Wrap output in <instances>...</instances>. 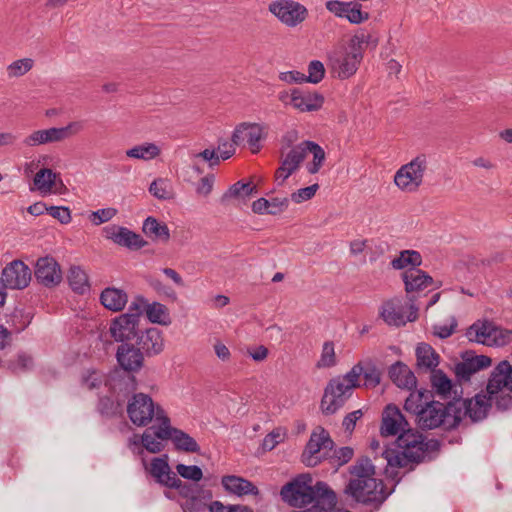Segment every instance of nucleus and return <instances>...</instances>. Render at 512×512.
Instances as JSON below:
<instances>
[{
    "label": "nucleus",
    "instance_id": "obj_1",
    "mask_svg": "<svg viewBox=\"0 0 512 512\" xmlns=\"http://www.w3.org/2000/svg\"><path fill=\"white\" fill-rule=\"evenodd\" d=\"M157 425L149 426L141 436L142 446L150 453H160L164 450L163 441L171 440L177 451L200 453L197 441L188 433L171 426L170 418L161 407L156 412Z\"/></svg>",
    "mask_w": 512,
    "mask_h": 512
},
{
    "label": "nucleus",
    "instance_id": "obj_2",
    "mask_svg": "<svg viewBox=\"0 0 512 512\" xmlns=\"http://www.w3.org/2000/svg\"><path fill=\"white\" fill-rule=\"evenodd\" d=\"M396 444L402 449L401 453L385 450L383 456L390 466L406 467L408 463H419L425 459L427 452H437L440 442L437 439L425 440L423 435L415 430H406L398 435Z\"/></svg>",
    "mask_w": 512,
    "mask_h": 512
},
{
    "label": "nucleus",
    "instance_id": "obj_3",
    "mask_svg": "<svg viewBox=\"0 0 512 512\" xmlns=\"http://www.w3.org/2000/svg\"><path fill=\"white\" fill-rule=\"evenodd\" d=\"M369 35H355L349 44V50L334 52L329 56L332 69L339 79H348L353 76L363 59L362 44L368 43Z\"/></svg>",
    "mask_w": 512,
    "mask_h": 512
},
{
    "label": "nucleus",
    "instance_id": "obj_4",
    "mask_svg": "<svg viewBox=\"0 0 512 512\" xmlns=\"http://www.w3.org/2000/svg\"><path fill=\"white\" fill-rule=\"evenodd\" d=\"M452 401L447 404L431 400L424 403L417 416L418 425L423 430H431L440 426L446 429L456 428L459 425V416L450 411Z\"/></svg>",
    "mask_w": 512,
    "mask_h": 512
},
{
    "label": "nucleus",
    "instance_id": "obj_5",
    "mask_svg": "<svg viewBox=\"0 0 512 512\" xmlns=\"http://www.w3.org/2000/svg\"><path fill=\"white\" fill-rule=\"evenodd\" d=\"M344 492L359 503L376 506L381 505L388 497L383 480H378L374 476L363 480L350 479Z\"/></svg>",
    "mask_w": 512,
    "mask_h": 512
},
{
    "label": "nucleus",
    "instance_id": "obj_6",
    "mask_svg": "<svg viewBox=\"0 0 512 512\" xmlns=\"http://www.w3.org/2000/svg\"><path fill=\"white\" fill-rule=\"evenodd\" d=\"M416 372L418 375L429 374L430 384H454L448 375L438 366L440 355L428 343L421 342L415 348Z\"/></svg>",
    "mask_w": 512,
    "mask_h": 512
},
{
    "label": "nucleus",
    "instance_id": "obj_7",
    "mask_svg": "<svg viewBox=\"0 0 512 512\" xmlns=\"http://www.w3.org/2000/svg\"><path fill=\"white\" fill-rule=\"evenodd\" d=\"M427 169V156L419 154L397 170L394 176V183L402 191H417L423 183V177Z\"/></svg>",
    "mask_w": 512,
    "mask_h": 512
},
{
    "label": "nucleus",
    "instance_id": "obj_8",
    "mask_svg": "<svg viewBox=\"0 0 512 512\" xmlns=\"http://www.w3.org/2000/svg\"><path fill=\"white\" fill-rule=\"evenodd\" d=\"M491 406L489 393L482 391L471 399L454 398L450 411L459 416V423L465 417H469L472 422H479L486 418Z\"/></svg>",
    "mask_w": 512,
    "mask_h": 512
},
{
    "label": "nucleus",
    "instance_id": "obj_9",
    "mask_svg": "<svg viewBox=\"0 0 512 512\" xmlns=\"http://www.w3.org/2000/svg\"><path fill=\"white\" fill-rule=\"evenodd\" d=\"M416 296H409V313L405 317L406 306L398 297L385 301L380 310V316L389 326H404L418 318L419 308L415 304Z\"/></svg>",
    "mask_w": 512,
    "mask_h": 512
},
{
    "label": "nucleus",
    "instance_id": "obj_10",
    "mask_svg": "<svg viewBox=\"0 0 512 512\" xmlns=\"http://www.w3.org/2000/svg\"><path fill=\"white\" fill-rule=\"evenodd\" d=\"M83 129L80 122H70L65 127H51L43 130H36L23 140V144L28 147L60 142L72 135L77 134Z\"/></svg>",
    "mask_w": 512,
    "mask_h": 512
},
{
    "label": "nucleus",
    "instance_id": "obj_11",
    "mask_svg": "<svg viewBox=\"0 0 512 512\" xmlns=\"http://www.w3.org/2000/svg\"><path fill=\"white\" fill-rule=\"evenodd\" d=\"M159 406L154 405L149 395L134 394L127 405V414L131 422L138 427H146L153 418L156 419V412ZM156 424L158 422L155 420Z\"/></svg>",
    "mask_w": 512,
    "mask_h": 512
},
{
    "label": "nucleus",
    "instance_id": "obj_12",
    "mask_svg": "<svg viewBox=\"0 0 512 512\" xmlns=\"http://www.w3.org/2000/svg\"><path fill=\"white\" fill-rule=\"evenodd\" d=\"M268 10L283 24L296 27L308 16L307 8L294 0H275L269 4Z\"/></svg>",
    "mask_w": 512,
    "mask_h": 512
},
{
    "label": "nucleus",
    "instance_id": "obj_13",
    "mask_svg": "<svg viewBox=\"0 0 512 512\" xmlns=\"http://www.w3.org/2000/svg\"><path fill=\"white\" fill-rule=\"evenodd\" d=\"M31 281V270L21 260H13L2 270L0 284L2 289L22 290Z\"/></svg>",
    "mask_w": 512,
    "mask_h": 512
},
{
    "label": "nucleus",
    "instance_id": "obj_14",
    "mask_svg": "<svg viewBox=\"0 0 512 512\" xmlns=\"http://www.w3.org/2000/svg\"><path fill=\"white\" fill-rule=\"evenodd\" d=\"M382 375L383 371L377 365L376 359L365 357L343 376V380L347 381V384H359L360 376H363L364 384H380Z\"/></svg>",
    "mask_w": 512,
    "mask_h": 512
},
{
    "label": "nucleus",
    "instance_id": "obj_15",
    "mask_svg": "<svg viewBox=\"0 0 512 512\" xmlns=\"http://www.w3.org/2000/svg\"><path fill=\"white\" fill-rule=\"evenodd\" d=\"M461 361L455 363L454 374L459 382L470 381L473 374L491 365L492 359L486 355H476L472 350L460 354Z\"/></svg>",
    "mask_w": 512,
    "mask_h": 512
},
{
    "label": "nucleus",
    "instance_id": "obj_16",
    "mask_svg": "<svg viewBox=\"0 0 512 512\" xmlns=\"http://www.w3.org/2000/svg\"><path fill=\"white\" fill-rule=\"evenodd\" d=\"M263 138V127L260 124L243 122L235 127L231 141L236 146L247 143L251 152L256 154L261 150L260 142Z\"/></svg>",
    "mask_w": 512,
    "mask_h": 512
},
{
    "label": "nucleus",
    "instance_id": "obj_17",
    "mask_svg": "<svg viewBox=\"0 0 512 512\" xmlns=\"http://www.w3.org/2000/svg\"><path fill=\"white\" fill-rule=\"evenodd\" d=\"M103 232L107 239L129 250H139L148 244L140 234L116 224L105 226Z\"/></svg>",
    "mask_w": 512,
    "mask_h": 512
},
{
    "label": "nucleus",
    "instance_id": "obj_18",
    "mask_svg": "<svg viewBox=\"0 0 512 512\" xmlns=\"http://www.w3.org/2000/svg\"><path fill=\"white\" fill-rule=\"evenodd\" d=\"M326 9L336 17L345 18L351 24H360L370 18L367 11L362 10V4L358 1L343 2L339 0H329L325 3Z\"/></svg>",
    "mask_w": 512,
    "mask_h": 512
},
{
    "label": "nucleus",
    "instance_id": "obj_19",
    "mask_svg": "<svg viewBox=\"0 0 512 512\" xmlns=\"http://www.w3.org/2000/svg\"><path fill=\"white\" fill-rule=\"evenodd\" d=\"M34 274L38 283L49 288L57 286L62 280L60 265L51 256L40 257L37 260Z\"/></svg>",
    "mask_w": 512,
    "mask_h": 512
},
{
    "label": "nucleus",
    "instance_id": "obj_20",
    "mask_svg": "<svg viewBox=\"0 0 512 512\" xmlns=\"http://www.w3.org/2000/svg\"><path fill=\"white\" fill-rule=\"evenodd\" d=\"M138 326L139 322L132 320L131 315L121 314L111 321L109 332L116 342L130 343L131 340H136L140 332Z\"/></svg>",
    "mask_w": 512,
    "mask_h": 512
},
{
    "label": "nucleus",
    "instance_id": "obj_21",
    "mask_svg": "<svg viewBox=\"0 0 512 512\" xmlns=\"http://www.w3.org/2000/svg\"><path fill=\"white\" fill-rule=\"evenodd\" d=\"M357 386H326L322 400L321 410L325 415H332L340 409L351 397L352 389Z\"/></svg>",
    "mask_w": 512,
    "mask_h": 512
},
{
    "label": "nucleus",
    "instance_id": "obj_22",
    "mask_svg": "<svg viewBox=\"0 0 512 512\" xmlns=\"http://www.w3.org/2000/svg\"><path fill=\"white\" fill-rule=\"evenodd\" d=\"M144 356L141 349L132 343L120 344L116 351L119 366L128 373L138 372L143 367Z\"/></svg>",
    "mask_w": 512,
    "mask_h": 512
},
{
    "label": "nucleus",
    "instance_id": "obj_23",
    "mask_svg": "<svg viewBox=\"0 0 512 512\" xmlns=\"http://www.w3.org/2000/svg\"><path fill=\"white\" fill-rule=\"evenodd\" d=\"M412 430L400 410L394 405H388L382 416L380 433L382 436H394Z\"/></svg>",
    "mask_w": 512,
    "mask_h": 512
},
{
    "label": "nucleus",
    "instance_id": "obj_24",
    "mask_svg": "<svg viewBox=\"0 0 512 512\" xmlns=\"http://www.w3.org/2000/svg\"><path fill=\"white\" fill-rule=\"evenodd\" d=\"M324 96L319 92H311L294 88L291 91V105L301 112L318 111L324 104Z\"/></svg>",
    "mask_w": 512,
    "mask_h": 512
},
{
    "label": "nucleus",
    "instance_id": "obj_25",
    "mask_svg": "<svg viewBox=\"0 0 512 512\" xmlns=\"http://www.w3.org/2000/svg\"><path fill=\"white\" fill-rule=\"evenodd\" d=\"M405 291L409 296H415L428 287L433 286V278L425 271L419 268H408L402 273Z\"/></svg>",
    "mask_w": 512,
    "mask_h": 512
},
{
    "label": "nucleus",
    "instance_id": "obj_26",
    "mask_svg": "<svg viewBox=\"0 0 512 512\" xmlns=\"http://www.w3.org/2000/svg\"><path fill=\"white\" fill-rule=\"evenodd\" d=\"M136 345L147 357L160 354L164 345L161 330L151 327L140 331L136 338Z\"/></svg>",
    "mask_w": 512,
    "mask_h": 512
},
{
    "label": "nucleus",
    "instance_id": "obj_27",
    "mask_svg": "<svg viewBox=\"0 0 512 512\" xmlns=\"http://www.w3.org/2000/svg\"><path fill=\"white\" fill-rule=\"evenodd\" d=\"M150 474L163 486H176L180 479L171 471L168 456L153 458L150 465Z\"/></svg>",
    "mask_w": 512,
    "mask_h": 512
},
{
    "label": "nucleus",
    "instance_id": "obj_28",
    "mask_svg": "<svg viewBox=\"0 0 512 512\" xmlns=\"http://www.w3.org/2000/svg\"><path fill=\"white\" fill-rule=\"evenodd\" d=\"M323 442L320 439L318 427L311 433L310 438L301 454V461L307 467H315L323 461Z\"/></svg>",
    "mask_w": 512,
    "mask_h": 512
},
{
    "label": "nucleus",
    "instance_id": "obj_29",
    "mask_svg": "<svg viewBox=\"0 0 512 512\" xmlns=\"http://www.w3.org/2000/svg\"><path fill=\"white\" fill-rule=\"evenodd\" d=\"M224 489L237 496L259 495V489L249 480L235 475H225L221 479Z\"/></svg>",
    "mask_w": 512,
    "mask_h": 512
},
{
    "label": "nucleus",
    "instance_id": "obj_30",
    "mask_svg": "<svg viewBox=\"0 0 512 512\" xmlns=\"http://www.w3.org/2000/svg\"><path fill=\"white\" fill-rule=\"evenodd\" d=\"M289 206V199L273 197L266 199L261 197L252 203V211L259 215H278L284 212Z\"/></svg>",
    "mask_w": 512,
    "mask_h": 512
},
{
    "label": "nucleus",
    "instance_id": "obj_31",
    "mask_svg": "<svg viewBox=\"0 0 512 512\" xmlns=\"http://www.w3.org/2000/svg\"><path fill=\"white\" fill-rule=\"evenodd\" d=\"M100 302L106 309L112 312H120L128 302V295L122 289L107 287L100 294Z\"/></svg>",
    "mask_w": 512,
    "mask_h": 512
},
{
    "label": "nucleus",
    "instance_id": "obj_32",
    "mask_svg": "<svg viewBox=\"0 0 512 512\" xmlns=\"http://www.w3.org/2000/svg\"><path fill=\"white\" fill-rule=\"evenodd\" d=\"M495 333H497V326L485 320L483 322L477 321L473 323L467 329L466 336L472 342L490 345L488 341L491 340Z\"/></svg>",
    "mask_w": 512,
    "mask_h": 512
},
{
    "label": "nucleus",
    "instance_id": "obj_33",
    "mask_svg": "<svg viewBox=\"0 0 512 512\" xmlns=\"http://www.w3.org/2000/svg\"><path fill=\"white\" fill-rule=\"evenodd\" d=\"M392 384H418L415 372L404 362L396 361L387 369Z\"/></svg>",
    "mask_w": 512,
    "mask_h": 512
},
{
    "label": "nucleus",
    "instance_id": "obj_34",
    "mask_svg": "<svg viewBox=\"0 0 512 512\" xmlns=\"http://www.w3.org/2000/svg\"><path fill=\"white\" fill-rule=\"evenodd\" d=\"M142 232L154 241L167 243L170 239L168 226L153 216H148L142 225Z\"/></svg>",
    "mask_w": 512,
    "mask_h": 512
},
{
    "label": "nucleus",
    "instance_id": "obj_35",
    "mask_svg": "<svg viewBox=\"0 0 512 512\" xmlns=\"http://www.w3.org/2000/svg\"><path fill=\"white\" fill-rule=\"evenodd\" d=\"M491 404H495L498 410L512 408V386H486Z\"/></svg>",
    "mask_w": 512,
    "mask_h": 512
},
{
    "label": "nucleus",
    "instance_id": "obj_36",
    "mask_svg": "<svg viewBox=\"0 0 512 512\" xmlns=\"http://www.w3.org/2000/svg\"><path fill=\"white\" fill-rule=\"evenodd\" d=\"M485 384H512V363L508 360L500 361Z\"/></svg>",
    "mask_w": 512,
    "mask_h": 512
},
{
    "label": "nucleus",
    "instance_id": "obj_37",
    "mask_svg": "<svg viewBox=\"0 0 512 512\" xmlns=\"http://www.w3.org/2000/svg\"><path fill=\"white\" fill-rule=\"evenodd\" d=\"M422 264V256L416 250H403L399 256L391 261V266L395 270H403L408 266L410 268H419Z\"/></svg>",
    "mask_w": 512,
    "mask_h": 512
},
{
    "label": "nucleus",
    "instance_id": "obj_38",
    "mask_svg": "<svg viewBox=\"0 0 512 512\" xmlns=\"http://www.w3.org/2000/svg\"><path fill=\"white\" fill-rule=\"evenodd\" d=\"M303 145L305 147L306 154L309 152L313 155L312 162L307 164V171L310 174H316L319 172L325 161V151L319 144L314 141L305 140L303 141Z\"/></svg>",
    "mask_w": 512,
    "mask_h": 512
},
{
    "label": "nucleus",
    "instance_id": "obj_39",
    "mask_svg": "<svg viewBox=\"0 0 512 512\" xmlns=\"http://www.w3.org/2000/svg\"><path fill=\"white\" fill-rule=\"evenodd\" d=\"M146 316L151 323L168 326L171 324V317L168 308L159 302L148 303Z\"/></svg>",
    "mask_w": 512,
    "mask_h": 512
},
{
    "label": "nucleus",
    "instance_id": "obj_40",
    "mask_svg": "<svg viewBox=\"0 0 512 512\" xmlns=\"http://www.w3.org/2000/svg\"><path fill=\"white\" fill-rule=\"evenodd\" d=\"M160 153L161 150L155 143L146 142L128 149L126 151V156L129 158L148 161L158 157Z\"/></svg>",
    "mask_w": 512,
    "mask_h": 512
},
{
    "label": "nucleus",
    "instance_id": "obj_41",
    "mask_svg": "<svg viewBox=\"0 0 512 512\" xmlns=\"http://www.w3.org/2000/svg\"><path fill=\"white\" fill-rule=\"evenodd\" d=\"M256 192V185L252 183H244L242 181H238L231 185L229 189L222 195L221 203L225 204L231 198L242 197L245 200L246 198H249L252 194Z\"/></svg>",
    "mask_w": 512,
    "mask_h": 512
},
{
    "label": "nucleus",
    "instance_id": "obj_42",
    "mask_svg": "<svg viewBox=\"0 0 512 512\" xmlns=\"http://www.w3.org/2000/svg\"><path fill=\"white\" fill-rule=\"evenodd\" d=\"M430 391L429 390H418L412 391L405 400L404 409L407 412L413 413L416 416L419 415L420 409L424 407V403H430Z\"/></svg>",
    "mask_w": 512,
    "mask_h": 512
},
{
    "label": "nucleus",
    "instance_id": "obj_43",
    "mask_svg": "<svg viewBox=\"0 0 512 512\" xmlns=\"http://www.w3.org/2000/svg\"><path fill=\"white\" fill-rule=\"evenodd\" d=\"M68 282L73 291L83 294L89 290L88 277L79 266H72L68 273Z\"/></svg>",
    "mask_w": 512,
    "mask_h": 512
},
{
    "label": "nucleus",
    "instance_id": "obj_44",
    "mask_svg": "<svg viewBox=\"0 0 512 512\" xmlns=\"http://www.w3.org/2000/svg\"><path fill=\"white\" fill-rule=\"evenodd\" d=\"M352 479H367L375 475V466L367 456H363L356 460V462L349 468Z\"/></svg>",
    "mask_w": 512,
    "mask_h": 512
},
{
    "label": "nucleus",
    "instance_id": "obj_45",
    "mask_svg": "<svg viewBox=\"0 0 512 512\" xmlns=\"http://www.w3.org/2000/svg\"><path fill=\"white\" fill-rule=\"evenodd\" d=\"M82 384H111V377L97 368H87L81 373Z\"/></svg>",
    "mask_w": 512,
    "mask_h": 512
},
{
    "label": "nucleus",
    "instance_id": "obj_46",
    "mask_svg": "<svg viewBox=\"0 0 512 512\" xmlns=\"http://www.w3.org/2000/svg\"><path fill=\"white\" fill-rule=\"evenodd\" d=\"M56 173L51 169L42 168L34 177V185L41 191H50L55 185Z\"/></svg>",
    "mask_w": 512,
    "mask_h": 512
},
{
    "label": "nucleus",
    "instance_id": "obj_47",
    "mask_svg": "<svg viewBox=\"0 0 512 512\" xmlns=\"http://www.w3.org/2000/svg\"><path fill=\"white\" fill-rule=\"evenodd\" d=\"M306 157V150L303 145V142L291 148V150L286 154L285 159L288 160L292 166L288 171V174H293L303 162Z\"/></svg>",
    "mask_w": 512,
    "mask_h": 512
},
{
    "label": "nucleus",
    "instance_id": "obj_48",
    "mask_svg": "<svg viewBox=\"0 0 512 512\" xmlns=\"http://www.w3.org/2000/svg\"><path fill=\"white\" fill-rule=\"evenodd\" d=\"M33 67V60L30 58H23L16 60L8 65L7 74L10 78L20 77L25 75Z\"/></svg>",
    "mask_w": 512,
    "mask_h": 512
},
{
    "label": "nucleus",
    "instance_id": "obj_49",
    "mask_svg": "<svg viewBox=\"0 0 512 512\" xmlns=\"http://www.w3.org/2000/svg\"><path fill=\"white\" fill-rule=\"evenodd\" d=\"M325 77L324 64L319 60H312L308 65V75H305V80L311 84H318Z\"/></svg>",
    "mask_w": 512,
    "mask_h": 512
},
{
    "label": "nucleus",
    "instance_id": "obj_50",
    "mask_svg": "<svg viewBox=\"0 0 512 512\" xmlns=\"http://www.w3.org/2000/svg\"><path fill=\"white\" fill-rule=\"evenodd\" d=\"M286 435V429L277 427L268 433L262 442L263 451H271L276 447L277 444L282 442Z\"/></svg>",
    "mask_w": 512,
    "mask_h": 512
},
{
    "label": "nucleus",
    "instance_id": "obj_51",
    "mask_svg": "<svg viewBox=\"0 0 512 512\" xmlns=\"http://www.w3.org/2000/svg\"><path fill=\"white\" fill-rule=\"evenodd\" d=\"M354 455V450L351 447L345 446L333 451L330 456V464L332 466L340 467L348 463Z\"/></svg>",
    "mask_w": 512,
    "mask_h": 512
},
{
    "label": "nucleus",
    "instance_id": "obj_52",
    "mask_svg": "<svg viewBox=\"0 0 512 512\" xmlns=\"http://www.w3.org/2000/svg\"><path fill=\"white\" fill-rule=\"evenodd\" d=\"M336 364V355L334 350V343L326 341L323 344L320 360L317 362V367H332Z\"/></svg>",
    "mask_w": 512,
    "mask_h": 512
},
{
    "label": "nucleus",
    "instance_id": "obj_53",
    "mask_svg": "<svg viewBox=\"0 0 512 512\" xmlns=\"http://www.w3.org/2000/svg\"><path fill=\"white\" fill-rule=\"evenodd\" d=\"M168 187V182L162 178H159L150 184L149 192L157 199L167 200L171 198V193L168 190Z\"/></svg>",
    "mask_w": 512,
    "mask_h": 512
},
{
    "label": "nucleus",
    "instance_id": "obj_54",
    "mask_svg": "<svg viewBox=\"0 0 512 512\" xmlns=\"http://www.w3.org/2000/svg\"><path fill=\"white\" fill-rule=\"evenodd\" d=\"M148 305L147 300L138 295L134 298L128 308V312L123 313L124 315H131L132 320H136L139 322L141 315L146 313V306Z\"/></svg>",
    "mask_w": 512,
    "mask_h": 512
},
{
    "label": "nucleus",
    "instance_id": "obj_55",
    "mask_svg": "<svg viewBox=\"0 0 512 512\" xmlns=\"http://www.w3.org/2000/svg\"><path fill=\"white\" fill-rule=\"evenodd\" d=\"M176 470L181 477L194 482L200 481L203 477L201 468L196 465L178 464Z\"/></svg>",
    "mask_w": 512,
    "mask_h": 512
},
{
    "label": "nucleus",
    "instance_id": "obj_56",
    "mask_svg": "<svg viewBox=\"0 0 512 512\" xmlns=\"http://www.w3.org/2000/svg\"><path fill=\"white\" fill-rule=\"evenodd\" d=\"M117 214V209L115 208H102L98 209L97 211L91 212L89 215V220L94 225H100L102 223H106L110 221L115 215Z\"/></svg>",
    "mask_w": 512,
    "mask_h": 512
},
{
    "label": "nucleus",
    "instance_id": "obj_57",
    "mask_svg": "<svg viewBox=\"0 0 512 512\" xmlns=\"http://www.w3.org/2000/svg\"><path fill=\"white\" fill-rule=\"evenodd\" d=\"M318 189V184H312L308 187L300 188L296 192H293L291 194V200L294 203H302L304 201L310 200L315 195Z\"/></svg>",
    "mask_w": 512,
    "mask_h": 512
},
{
    "label": "nucleus",
    "instance_id": "obj_58",
    "mask_svg": "<svg viewBox=\"0 0 512 512\" xmlns=\"http://www.w3.org/2000/svg\"><path fill=\"white\" fill-rule=\"evenodd\" d=\"M47 213L57 219L62 224H68L71 221V212L65 206H50Z\"/></svg>",
    "mask_w": 512,
    "mask_h": 512
},
{
    "label": "nucleus",
    "instance_id": "obj_59",
    "mask_svg": "<svg viewBox=\"0 0 512 512\" xmlns=\"http://www.w3.org/2000/svg\"><path fill=\"white\" fill-rule=\"evenodd\" d=\"M320 439L323 442V460L329 459L332 455L333 451L335 450V443L331 439L328 431H326L323 427H318Z\"/></svg>",
    "mask_w": 512,
    "mask_h": 512
},
{
    "label": "nucleus",
    "instance_id": "obj_60",
    "mask_svg": "<svg viewBox=\"0 0 512 512\" xmlns=\"http://www.w3.org/2000/svg\"><path fill=\"white\" fill-rule=\"evenodd\" d=\"M120 404H115L109 397H103L99 401V410L101 414L106 416H114L119 411Z\"/></svg>",
    "mask_w": 512,
    "mask_h": 512
},
{
    "label": "nucleus",
    "instance_id": "obj_61",
    "mask_svg": "<svg viewBox=\"0 0 512 512\" xmlns=\"http://www.w3.org/2000/svg\"><path fill=\"white\" fill-rule=\"evenodd\" d=\"M456 327L457 320L455 319V317H452L451 323L449 325H435L433 333L440 339H446L454 333Z\"/></svg>",
    "mask_w": 512,
    "mask_h": 512
},
{
    "label": "nucleus",
    "instance_id": "obj_62",
    "mask_svg": "<svg viewBox=\"0 0 512 512\" xmlns=\"http://www.w3.org/2000/svg\"><path fill=\"white\" fill-rule=\"evenodd\" d=\"M492 343L496 346H504L512 341V331L497 327V333L491 338Z\"/></svg>",
    "mask_w": 512,
    "mask_h": 512
},
{
    "label": "nucleus",
    "instance_id": "obj_63",
    "mask_svg": "<svg viewBox=\"0 0 512 512\" xmlns=\"http://www.w3.org/2000/svg\"><path fill=\"white\" fill-rule=\"evenodd\" d=\"M279 79L289 84L306 82L305 74L296 70L281 72Z\"/></svg>",
    "mask_w": 512,
    "mask_h": 512
},
{
    "label": "nucleus",
    "instance_id": "obj_64",
    "mask_svg": "<svg viewBox=\"0 0 512 512\" xmlns=\"http://www.w3.org/2000/svg\"><path fill=\"white\" fill-rule=\"evenodd\" d=\"M213 183H214L213 175H208V176L201 178V180L196 188V192L200 195L207 196L212 191Z\"/></svg>",
    "mask_w": 512,
    "mask_h": 512
}]
</instances>
